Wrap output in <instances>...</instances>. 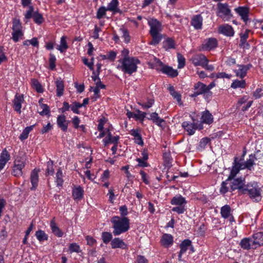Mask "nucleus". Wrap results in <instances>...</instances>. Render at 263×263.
Returning <instances> with one entry per match:
<instances>
[{
	"instance_id": "nucleus-1",
	"label": "nucleus",
	"mask_w": 263,
	"mask_h": 263,
	"mask_svg": "<svg viewBox=\"0 0 263 263\" xmlns=\"http://www.w3.org/2000/svg\"><path fill=\"white\" fill-rule=\"evenodd\" d=\"M110 221L112 224V233L115 236L124 233L128 231L130 228L129 219L127 217L115 216L111 218Z\"/></svg>"
},
{
	"instance_id": "nucleus-2",
	"label": "nucleus",
	"mask_w": 263,
	"mask_h": 263,
	"mask_svg": "<svg viewBox=\"0 0 263 263\" xmlns=\"http://www.w3.org/2000/svg\"><path fill=\"white\" fill-rule=\"evenodd\" d=\"M22 29L23 27L20 20L16 18L13 19L11 39L14 42H17L23 36L24 33Z\"/></svg>"
},
{
	"instance_id": "nucleus-3",
	"label": "nucleus",
	"mask_w": 263,
	"mask_h": 263,
	"mask_svg": "<svg viewBox=\"0 0 263 263\" xmlns=\"http://www.w3.org/2000/svg\"><path fill=\"white\" fill-rule=\"evenodd\" d=\"M242 194H248L250 198L256 202L261 200V191L260 188L254 187L252 185L247 184L246 187L243 190Z\"/></svg>"
},
{
	"instance_id": "nucleus-4",
	"label": "nucleus",
	"mask_w": 263,
	"mask_h": 263,
	"mask_svg": "<svg viewBox=\"0 0 263 263\" xmlns=\"http://www.w3.org/2000/svg\"><path fill=\"white\" fill-rule=\"evenodd\" d=\"M217 15L223 21H229L232 17V14L229 6L227 4H219L218 5Z\"/></svg>"
},
{
	"instance_id": "nucleus-5",
	"label": "nucleus",
	"mask_w": 263,
	"mask_h": 263,
	"mask_svg": "<svg viewBox=\"0 0 263 263\" xmlns=\"http://www.w3.org/2000/svg\"><path fill=\"white\" fill-rule=\"evenodd\" d=\"M242 161V158L239 159L237 157L234 158L232 168L228 178V180H232L233 179H234L236 175L239 173L240 170L244 169L243 167L242 163L241 162Z\"/></svg>"
},
{
	"instance_id": "nucleus-6",
	"label": "nucleus",
	"mask_w": 263,
	"mask_h": 263,
	"mask_svg": "<svg viewBox=\"0 0 263 263\" xmlns=\"http://www.w3.org/2000/svg\"><path fill=\"white\" fill-rule=\"evenodd\" d=\"M233 180L231 182V189L232 191L238 189V193L242 194L244 189L246 187L245 184V180L242 178H238L233 179Z\"/></svg>"
},
{
	"instance_id": "nucleus-7",
	"label": "nucleus",
	"mask_w": 263,
	"mask_h": 263,
	"mask_svg": "<svg viewBox=\"0 0 263 263\" xmlns=\"http://www.w3.org/2000/svg\"><path fill=\"white\" fill-rule=\"evenodd\" d=\"M148 24L150 27V33H159L162 30L161 23L156 19H151L148 21Z\"/></svg>"
},
{
	"instance_id": "nucleus-8",
	"label": "nucleus",
	"mask_w": 263,
	"mask_h": 263,
	"mask_svg": "<svg viewBox=\"0 0 263 263\" xmlns=\"http://www.w3.org/2000/svg\"><path fill=\"white\" fill-rule=\"evenodd\" d=\"M252 249L263 246V232H257L252 236Z\"/></svg>"
},
{
	"instance_id": "nucleus-9",
	"label": "nucleus",
	"mask_w": 263,
	"mask_h": 263,
	"mask_svg": "<svg viewBox=\"0 0 263 263\" xmlns=\"http://www.w3.org/2000/svg\"><path fill=\"white\" fill-rule=\"evenodd\" d=\"M235 11L247 24L249 21V9L246 7H238L235 9Z\"/></svg>"
},
{
	"instance_id": "nucleus-10",
	"label": "nucleus",
	"mask_w": 263,
	"mask_h": 263,
	"mask_svg": "<svg viewBox=\"0 0 263 263\" xmlns=\"http://www.w3.org/2000/svg\"><path fill=\"white\" fill-rule=\"evenodd\" d=\"M203 17L201 14L194 15L191 21V25L196 30H201L202 28Z\"/></svg>"
},
{
	"instance_id": "nucleus-11",
	"label": "nucleus",
	"mask_w": 263,
	"mask_h": 263,
	"mask_svg": "<svg viewBox=\"0 0 263 263\" xmlns=\"http://www.w3.org/2000/svg\"><path fill=\"white\" fill-rule=\"evenodd\" d=\"M218 32L227 36H233L235 33L233 27L228 24L220 26L218 28Z\"/></svg>"
},
{
	"instance_id": "nucleus-12",
	"label": "nucleus",
	"mask_w": 263,
	"mask_h": 263,
	"mask_svg": "<svg viewBox=\"0 0 263 263\" xmlns=\"http://www.w3.org/2000/svg\"><path fill=\"white\" fill-rule=\"evenodd\" d=\"M217 46V41L215 38H209L205 40L202 44V49L205 50H211Z\"/></svg>"
},
{
	"instance_id": "nucleus-13",
	"label": "nucleus",
	"mask_w": 263,
	"mask_h": 263,
	"mask_svg": "<svg viewBox=\"0 0 263 263\" xmlns=\"http://www.w3.org/2000/svg\"><path fill=\"white\" fill-rule=\"evenodd\" d=\"M69 122L66 120V116L64 115H59L57 117L58 126L64 132H67Z\"/></svg>"
},
{
	"instance_id": "nucleus-14",
	"label": "nucleus",
	"mask_w": 263,
	"mask_h": 263,
	"mask_svg": "<svg viewBox=\"0 0 263 263\" xmlns=\"http://www.w3.org/2000/svg\"><path fill=\"white\" fill-rule=\"evenodd\" d=\"M24 101L23 95H15L14 100L13 101V107L15 111L20 114L21 112L22 103Z\"/></svg>"
},
{
	"instance_id": "nucleus-15",
	"label": "nucleus",
	"mask_w": 263,
	"mask_h": 263,
	"mask_svg": "<svg viewBox=\"0 0 263 263\" xmlns=\"http://www.w3.org/2000/svg\"><path fill=\"white\" fill-rule=\"evenodd\" d=\"M193 123H190L188 122L184 121L182 123V126L188 133L189 135H192L195 133V131L198 128L197 123L194 122L195 120L192 118Z\"/></svg>"
},
{
	"instance_id": "nucleus-16",
	"label": "nucleus",
	"mask_w": 263,
	"mask_h": 263,
	"mask_svg": "<svg viewBox=\"0 0 263 263\" xmlns=\"http://www.w3.org/2000/svg\"><path fill=\"white\" fill-rule=\"evenodd\" d=\"M156 70L157 71H160L163 73L166 74L172 78L177 77L178 74L177 70L173 69L172 67H161L160 68L156 67Z\"/></svg>"
},
{
	"instance_id": "nucleus-17",
	"label": "nucleus",
	"mask_w": 263,
	"mask_h": 263,
	"mask_svg": "<svg viewBox=\"0 0 263 263\" xmlns=\"http://www.w3.org/2000/svg\"><path fill=\"white\" fill-rule=\"evenodd\" d=\"M10 156L8 151L5 148L0 156V170L3 169L6 163L10 160Z\"/></svg>"
},
{
	"instance_id": "nucleus-18",
	"label": "nucleus",
	"mask_w": 263,
	"mask_h": 263,
	"mask_svg": "<svg viewBox=\"0 0 263 263\" xmlns=\"http://www.w3.org/2000/svg\"><path fill=\"white\" fill-rule=\"evenodd\" d=\"M119 3L118 0H112L108 3L106 8L108 11H111L112 13L115 14L120 12L119 8Z\"/></svg>"
},
{
	"instance_id": "nucleus-19",
	"label": "nucleus",
	"mask_w": 263,
	"mask_h": 263,
	"mask_svg": "<svg viewBox=\"0 0 263 263\" xmlns=\"http://www.w3.org/2000/svg\"><path fill=\"white\" fill-rule=\"evenodd\" d=\"M147 119L149 120H152L153 123L157 124L159 127H162L163 125H162V122H164L165 121L163 119L160 118L158 114L156 112H152L149 115V117H147Z\"/></svg>"
},
{
	"instance_id": "nucleus-20",
	"label": "nucleus",
	"mask_w": 263,
	"mask_h": 263,
	"mask_svg": "<svg viewBox=\"0 0 263 263\" xmlns=\"http://www.w3.org/2000/svg\"><path fill=\"white\" fill-rule=\"evenodd\" d=\"M30 181L32 184L31 190H35L37 186L39 181L38 171L35 169L33 170L31 173Z\"/></svg>"
},
{
	"instance_id": "nucleus-21",
	"label": "nucleus",
	"mask_w": 263,
	"mask_h": 263,
	"mask_svg": "<svg viewBox=\"0 0 263 263\" xmlns=\"http://www.w3.org/2000/svg\"><path fill=\"white\" fill-rule=\"evenodd\" d=\"M193 61L195 66H208V60L202 54L197 55L194 58Z\"/></svg>"
},
{
	"instance_id": "nucleus-22",
	"label": "nucleus",
	"mask_w": 263,
	"mask_h": 263,
	"mask_svg": "<svg viewBox=\"0 0 263 263\" xmlns=\"http://www.w3.org/2000/svg\"><path fill=\"white\" fill-rule=\"evenodd\" d=\"M112 249L121 248L125 249L126 248L125 243L119 238H115L111 241L110 243Z\"/></svg>"
},
{
	"instance_id": "nucleus-23",
	"label": "nucleus",
	"mask_w": 263,
	"mask_h": 263,
	"mask_svg": "<svg viewBox=\"0 0 263 263\" xmlns=\"http://www.w3.org/2000/svg\"><path fill=\"white\" fill-rule=\"evenodd\" d=\"M122 64V66H137L140 64V61L136 58L125 57L123 60Z\"/></svg>"
},
{
	"instance_id": "nucleus-24",
	"label": "nucleus",
	"mask_w": 263,
	"mask_h": 263,
	"mask_svg": "<svg viewBox=\"0 0 263 263\" xmlns=\"http://www.w3.org/2000/svg\"><path fill=\"white\" fill-rule=\"evenodd\" d=\"M130 134L132 136L134 137L135 142L136 144L140 145H143V141L141 135L140 134V130L139 129H132L130 132Z\"/></svg>"
},
{
	"instance_id": "nucleus-25",
	"label": "nucleus",
	"mask_w": 263,
	"mask_h": 263,
	"mask_svg": "<svg viewBox=\"0 0 263 263\" xmlns=\"http://www.w3.org/2000/svg\"><path fill=\"white\" fill-rule=\"evenodd\" d=\"M252 238H244L240 241L239 246L243 250H249L252 249Z\"/></svg>"
},
{
	"instance_id": "nucleus-26",
	"label": "nucleus",
	"mask_w": 263,
	"mask_h": 263,
	"mask_svg": "<svg viewBox=\"0 0 263 263\" xmlns=\"http://www.w3.org/2000/svg\"><path fill=\"white\" fill-rule=\"evenodd\" d=\"M161 244L165 247L172 245L173 243V237L171 234H164L161 239Z\"/></svg>"
},
{
	"instance_id": "nucleus-27",
	"label": "nucleus",
	"mask_w": 263,
	"mask_h": 263,
	"mask_svg": "<svg viewBox=\"0 0 263 263\" xmlns=\"http://www.w3.org/2000/svg\"><path fill=\"white\" fill-rule=\"evenodd\" d=\"M250 30L249 29L246 30L245 32L240 34V44L239 46L241 47L246 48L249 46V44L246 43L247 40L249 37V33Z\"/></svg>"
},
{
	"instance_id": "nucleus-28",
	"label": "nucleus",
	"mask_w": 263,
	"mask_h": 263,
	"mask_svg": "<svg viewBox=\"0 0 263 263\" xmlns=\"http://www.w3.org/2000/svg\"><path fill=\"white\" fill-rule=\"evenodd\" d=\"M201 119L203 123L208 124H211L213 121V116L208 110L202 112Z\"/></svg>"
},
{
	"instance_id": "nucleus-29",
	"label": "nucleus",
	"mask_w": 263,
	"mask_h": 263,
	"mask_svg": "<svg viewBox=\"0 0 263 263\" xmlns=\"http://www.w3.org/2000/svg\"><path fill=\"white\" fill-rule=\"evenodd\" d=\"M68 48V45L66 41V37L62 36L61 37L60 45H58L57 49L61 53L65 52Z\"/></svg>"
},
{
	"instance_id": "nucleus-30",
	"label": "nucleus",
	"mask_w": 263,
	"mask_h": 263,
	"mask_svg": "<svg viewBox=\"0 0 263 263\" xmlns=\"http://www.w3.org/2000/svg\"><path fill=\"white\" fill-rule=\"evenodd\" d=\"M171 203L173 205L182 206L186 203L185 199L181 195L176 196L171 200Z\"/></svg>"
},
{
	"instance_id": "nucleus-31",
	"label": "nucleus",
	"mask_w": 263,
	"mask_h": 263,
	"mask_svg": "<svg viewBox=\"0 0 263 263\" xmlns=\"http://www.w3.org/2000/svg\"><path fill=\"white\" fill-rule=\"evenodd\" d=\"M55 84L57 87V95L58 97H61L63 95L64 85V83L61 78L57 79L55 81Z\"/></svg>"
},
{
	"instance_id": "nucleus-32",
	"label": "nucleus",
	"mask_w": 263,
	"mask_h": 263,
	"mask_svg": "<svg viewBox=\"0 0 263 263\" xmlns=\"http://www.w3.org/2000/svg\"><path fill=\"white\" fill-rule=\"evenodd\" d=\"M83 190L81 186L73 189L72 191V197L74 200H80L83 198Z\"/></svg>"
},
{
	"instance_id": "nucleus-33",
	"label": "nucleus",
	"mask_w": 263,
	"mask_h": 263,
	"mask_svg": "<svg viewBox=\"0 0 263 263\" xmlns=\"http://www.w3.org/2000/svg\"><path fill=\"white\" fill-rule=\"evenodd\" d=\"M54 218L50 222V227L52 230V233L59 237H61L63 236V233L57 226V224L54 220Z\"/></svg>"
},
{
	"instance_id": "nucleus-34",
	"label": "nucleus",
	"mask_w": 263,
	"mask_h": 263,
	"mask_svg": "<svg viewBox=\"0 0 263 263\" xmlns=\"http://www.w3.org/2000/svg\"><path fill=\"white\" fill-rule=\"evenodd\" d=\"M194 90L198 92L197 94L202 95L206 92V85L200 82H198L195 84L194 86Z\"/></svg>"
},
{
	"instance_id": "nucleus-35",
	"label": "nucleus",
	"mask_w": 263,
	"mask_h": 263,
	"mask_svg": "<svg viewBox=\"0 0 263 263\" xmlns=\"http://www.w3.org/2000/svg\"><path fill=\"white\" fill-rule=\"evenodd\" d=\"M231 209L229 205H225L221 207L220 214L221 217L224 219L229 218L231 215Z\"/></svg>"
},
{
	"instance_id": "nucleus-36",
	"label": "nucleus",
	"mask_w": 263,
	"mask_h": 263,
	"mask_svg": "<svg viewBox=\"0 0 263 263\" xmlns=\"http://www.w3.org/2000/svg\"><path fill=\"white\" fill-rule=\"evenodd\" d=\"M168 89L171 93V95L172 96V97L177 100L178 103L180 104V105H181L182 104V102H181V95L176 91L175 90V89H174V87L173 86H170L168 88Z\"/></svg>"
},
{
	"instance_id": "nucleus-37",
	"label": "nucleus",
	"mask_w": 263,
	"mask_h": 263,
	"mask_svg": "<svg viewBox=\"0 0 263 263\" xmlns=\"http://www.w3.org/2000/svg\"><path fill=\"white\" fill-rule=\"evenodd\" d=\"M31 85L32 88L35 89L38 93L43 92L44 89L37 80L32 79L31 80Z\"/></svg>"
},
{
	"instance_id": "nucleus-38",
	"label": "nucleus",
	"mask_w": 263,
	"mask_h": 263,
	"mask_svg": "<svg viewBox=\"0 0 263 263\" xmlns=\"http://www.w3.org/2000/svg\"><path fill=\"white\" fill-rule=\"evenodd\" d=\"M163 47L166 50L174 49L175 48V42L173 39L167 38L163 41Z\"/></svg>"
},
{
	"instance_id": "nucleus-39",
	"label": "nucleus",
	"mask_w": 263,
	"mask_h": 263,
	"mask_svg": "<svg viewBox=\"0 0 263 263\" xmlns=\"http://www.w3.org/2000/svg\"><path fill=\"white\" fill-rule=\"evenodd\" d=\"M33 19L34 22L37 25H41L44 22V18L43 15L39 13L38 11H36L33 13Z\"/></svg>"
},
{
	"instance_id": "nucleus-40",
	"label": "nucleus",
	"mask_w": 263,
	"mask_h": 263,
	"mask_svg": "<svg viewBox=\"0 0 263 263\" xmlns=\"http://www.w3.org/2000/svg\"><path fill=\"white\" fill-rule=\"evenodd\" d=\"M191 244L192 241L189 239H186L182 241L180 244L181 253H184L187 250L188 248L191 246Z\"/></svg>"
},
{
	"instance_id": "nucleus-41",
	"label": "nucleus",
	"mask_w": 263,
	"mask_h": 263,
	"mask_svg": "<svg viewBox=\"0 0 263 263\" xmlns=\"http://www.w3.org/2000/svg\"><path fill=\"white\" fill-rule=\"evenodd\" d=\"M117 52L112 50H110L106 53V54L102 56L103 60H108L109 61H114L117 56Z\"/></svg>"
},
{
	"instance_id": "nucleus-42",
	"label": "nucleus",
	"mask_w": 263,
	"mask_h": 263,
	"mask_svg": "<svg viewBox=\"0 0 263 263\" xmlns=\"http://www.w3.org/2000/svg\"><path fill=\"white\" fill-rule=\"evenodd\" d=\"M34 126V125H33L30 126H27L23 130V132L20 136V139L22 141H23L28 138L29 133L31 130H32Z\"/></svg>"
},
{
	"instance_id": "nucleus-43",
	"label": "nucleus",
	"mask_w": 263,
	"mask_h": 263,
	"mask_svg": "<svg viewBox=\"0 0 263 263\" xmlns=\"http://www.w3.org/2000/svg\"><path fill=\"white\" fill-rule=\"evenodd\" d=\"M35 236L40 241H43L48 239V235L45 233L44 231L38 230L35 233Z\"/></svg>"
},
{
	"instance_id": "nucleus-44",
	"label": "nucleus",
	"mask_w": 263,
	"mask_h": 263,
	"mask_svg": "<svg viewBox=\"0 0 263 263\" xmlns=\"http://www.w3.org/2000/svg\"><path fill=\"white\" fill-rule=\"evenodd\" d=\"M249 67H241L238 70H235L237 77L243 78L246 76L247 72L249 70Z\"/></svg>"
},
{
	"instance_id": "nucleus-45",
	"label": "nucleus",
	"mask_w": 263,
	"mask_h": 263,
	"mask_svg": "<svg viewBox=\"0 0 263 263\" xmlns=\"http://www.w3.org/2000/svg\"><path fill=\"white\" fill-rule=\"evenodd\" d=\"M246 86V83L245 80H235L231 84V87L233 88H245Z\"/></svg>"
},
{
	"instance_id": "nucleus-46",
	"label": "nucleus",
	"mask_w": 263,
	"mask_h": 263,
	"mask_svg": "<svg viewBox=\"0 0 263 263\" xmlns=\"http://www.w3.org/2000/svg\"><path fill=\"white\" fill-rule=\"evenodd\" d=\"M62 172L61 168H59L56 173V182L58 186H62L63 183L62 179Z\"/></svg>"
},
{
	"instance_id": "nucleus-47",
	"label": "nucleus",
	"mask_w": 263,
	"mask_h": 263,
	"mask_svg": "<svg viewBox=\"0 0 263 263\" xmlns=\"http://www.w3.org/2000/svg\"><path fill=\"white\" fill-rule=\"evenodd\" d=\"M119 139V137L118 136H112L110 139H107L105 138L103 139V142L104 143V145L106 146L109 143H113L114 144H118V141Z\"/></svg>"
},
{
	"instance_id": "nucleus-48",
	"label": "nucleus",
	"mask_w": 263,
	"mask_h": 263,
	"mask_svg": "<svg viewBox=\"0 0 263 263\" xmlns=\"http://www.w3.org/2000/svg\"><path fill=\"white\" fill-rule=\"evenodd\" d=\"M121 69L124 73H128L130 75L133 72L137 71V67H117Z\"/></svg>"
},
{
	"instance_id": "nucleus-49",
	"label": "nucleus",
	"mask_w": 263,
	"mask_h": 263,
	"mask_svg": "<svg viewBox=\"0 0 263 263\" xmlns=\"http://www.w3.org/2000/svg\"><path fill=\"white\" fill-rule=\"evenodd\" d=\"M150 34L153 38L150 44L157 45L161 41L162 39V35L160 33Z\"/></svg>"
},
{
	"instance_id": "nucleus-50",
	"label": "nucleus",
	"mask_w": 263,
	"mask_h": 263,
	"mask_svg": "<svg viewBox=\"0 0 263 263\" xmlns=\"http://www.w3.org/2000/svg\"><path fill=\"white\" fill-rule=\"evenodd\" d=\"M102 238L104 243L107 244L111 241L112 236L111 233L108 232H104L102 233Z\"/></svg>"
},
{
	"instance_id": "nucleus-51",
	"label": "nucleus",
	"mask_w": 263,
	"mask_h": 263,
	"mask_svg": "<svg viewBox=\"0 0 263 263\" xmlns=\"http://www.w3.org/2000/svg\"><path fill=\"white\" fill-rule=\"evenodd\" d=\"M107 11H108V10H107L105 7L102 6L100 7L97 12L96 17L99 20L102 18L106 15Z\"/></svg>"
},
{
	"instance_id": "nucleus-52",
	"label": "nucleus",
	"mask_w": 263,
	"mask_h": 263,
	"mask_svg": "<svg viewBox=\"0 0 263 263\" xmlns=\"http://www.w3.org/2000/svg\"><path fill=\"white\" fill-rule=\"evenodd\" d=\"M252 155L250 156V158L245 163H242L243 168H247L248 170L251 171L253 169V166L254 164V160L251 158Z\"/></svg>"
},
{
	"instance_id": "nucleus-53",
	"label": "nucleus",
	"mask_w": 263,
	"mask_h": 263,
	"mask_svg": "<svg viewBox=\"0 0 263 263\" xmlns=\"http://www.w3.org/2000/svg\"><path fill=\"white\" fill-rule=\"evenodd\" d=\"M53 161L50 160L47 162V168L46 171V176L52 175L54 173V169L53 168Z\"/></svg>"
},
{
	"instance_id": "nucleus-54",
	"label": "nucleus",
	"mask_w": 263,
	"mask_h": 263,
	"mask_svg": "<svg viewBox=\"0 0 263 263\" xmlns=\"http://www.w3.org/2000/svg\"><path fill=\"white\" fill-rule=\"evenodd\" d=\"M23 167L14 165L13 166L12 174L15 177L21 176L23 174Z\"/></svg>"
},
{
	"instance_id": "nucleus-55",
	"label": "nucleus",
	"mask_w": 263,
	"mask_h": 263,
	"mask_svg": "<svg viewBox=\"0 0 263 263\" xmlns=\"http://www.w3.org/2000/svg\"><path fill=\"white\" fill-rule=\"evenodd\" d=\"M34 11V7L32 6H29L28 9L24 13L25 19L28 20L33 17Z\"/></svg>"
},
{
	"instance_id": "nucleus-56",
	"label": "nucleus",
	"mask_w": 263,
	"mask_h": 263,
	"mask_svg": "<svg viewBox=\"0 0 263 263\" xmlns=\"http://www.w3.org/2000/svg\"><path fill=\"white\" fill-rule=\"evenodd\" d=\"M90 70H93L92 75L91 76L92 79L95 81L97 82L98 81V80H100V78L98 77L99 73H100V69L101 67H97V70L96 71H94V67H89Z\"/></svg>"
},
{
	"instance_id": "nucleus-57",
	"label": "nucleus",
	"mask_w": 263,
	"mask_h": 263,
	"mask_svg": "<svg viewBox=\"0 0 263 263\" xmlns=\"http://www.w3.org/2000/svg\"><path fill=\"white\" fill-rule=\"evenodd\" d=\"M14 165L24 168L26 165L25 160L21 157H17L14 161Z\"/></svg>"
},
{
	"instance_id": "nucleus-58",
	"label": "nucleus",
	"mask_w": 263,
	"mask_h": 263,
	"mask_svg": "<svg viewBox=\"0 0 263 263\" xmlns=\"http://www.w3.org/2000/svg\"><path fill=\"white\" fill-rule=\"evenodd\" d=\"M120 30L122 32V37L124 39V42L126 43H129L130 41V36L127 31V30L123 28H121Z\"/></svg>"
},
{
	"instance_id": "nucleus-59",
	"label": "nucleus",
	"mask_w": 263,
	"mask_h": 263,
	"mask_svg": "<svg viewBox=\"0 0 263 263\" xmlns=\"http://www.w3.org/2000/svg\"><path fill=\"white\" fill-rule=\"evenodd\" d=\"M154 103V99H149L145 103L139 102L138 104L141 105L143 108H149L152 106Z\"/></svg>"
},
{
	"instance_id": "nucleus-60",
	"label": "nucleus",
	"mask_w": 263,
	"mask_h": 263,
	"mask_svg": "<svg viewBox=\"0 0 263 263\" xmlns=\"http://www.w3.org/2000/svg\"><path fill=\"white\" fill-rule=\"evenodd\" d=\"M230 180H228V179L224 181H223L222 183H221V187H220V192L221 193V194H226L227 192H228L229 191V187L227 186V185L228 184V182Z\"/></svg>"
},
{
	"instance_id": "nucleus-61",
	"label": "nucleus",
	"mask_w": 263,
	"mask_h": 263,
	"mask_svg": "<svg viewBox=\"0 0 263 263\" xmlns=\"http://www.w3.org/2000/svg\"><path fill=\"white\" fill-rule=\"evenodd\" d=\"M137 114H134V118L136 120L143 121L144 119L146 117V112H142L139 110H137Z\"/></svg>"
},
{
	"instance_id": "nucleus-62",
	"label": "nucleus",
	"mask_w": 263,
	"mask_h": 263,
	"mask_svg": "<svg viewBox=\"0 0 263 263\" xmlns=\"http://www.w3.org/2000/svg\"><path fill=\"white\" fill-rule=\"evenodd\" d=\"M41 107L43 108L42 111L40 114L41 115H48L50 113V109L49 106L47 104H42Z\"/></svg>"
},
{
	"instance_id": "nucleus-63",
	"label": "nucleus",
	"mask_w": 263,
	"mask_h": 263,
	"mask_svg": "<svg viewBox=\"0 0 263 263\" xmlns=\"http://www.w3.org/2000/svg\"><path fill=\"white\" fill-rule=\"evenodd\" d=\"M136 161L138 162V167H145L148 166V163L146 161V160H144L142 158H137Z\"/></svg>"
},
{
	"instance_id": "nucleus-64",
	"label": "nucleus",
	"mask_w": 263,
	"mask_h": 263,
	"mask_svg": "<svg viewBox=\"0 0 263 263\" xmlns=\"http://www.w3.org/2000/svg\"><path fill=\"white\" fill-rule=\"evenodd\" d=\"M69 250L71 252H80V247L76 243H71L69 247Z\"/></svg>"
}]
</instances>
